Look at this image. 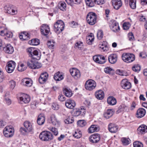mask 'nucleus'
I'll return each mask as SVG.
<instances>
[{
	"instance_id": "nucleus-1",
	"label": "nucleus",
	"mask_w": 147,
	"mask_h": 147,
	"mask_svg": "<svg viewBox=\"0 0 147 147\" xmlns=\"http://www.w3.org/2000/svg\"><path fill=\"white\" fill-rule=\"evenodd\" d=\"M39 137L42 141L47 142L52 140L54 138V136L50 131H43L40 133Z\"/></svg>"
},
{
	"instance_id": "nucleus-2",
	"label": "nucleus",
	"mask_w": 147,
	"mask_h": 147,
	"mask_svg": "<svg viewBox=\"0 0 147 147\" xmlns=\"http://www.w3.org/2000/svg\"><path fill=\"white\" fill-rule=\"evenodd\" d=\"M34 51L32 53V56H30L32 58L28 61L27 64H36L38 63L37 60L40 59V55L38 54L37 50L34 49Z\"/></svg>"
},
{
	"instance_id": "nucleus-3",
	"label": "nucleus",
	"mask_w": 147,
	"mask_h": 147,
	"mask_svg": "<svg viewBox=\"0 0 147 147\" xmlns=\"http://www.w3.org/2000/svg\"><path fill=\"white\" fill-rule=\"evenodd\" d=\"M123 60L125 62L129 63L133 61L135 59V56L132 53H124L121 56Z\"/></svg>"
},
{
	"instance_id": "nucleus-4",
	"label": "nucleus",
	"mask_w": 147,
	"mask_h": 147,
	"mask_svg": "<svg viewBox=\"0 0 147 147\" xmlns=\"http://www.w3.org/2000/svg\"><path fill=\"white\" fill-rule=\"evenodd\" d=\"M97 16L96 13L93 12L89 13L86 16L87 23L90 25H94L96 22Z\"/></svg>"
},
{
	"instance_id": "nucleus-5",
	"label": "nucleus",
	"mask_w": 147,
	"mask_h": 147,
	"mask_svg": "<svg viewBox=\"0 0 147 147\" xmlns=\"http://www.w3.org/2000/svg\"><path fill=\"white\" fill-rule=\"evenodd\" d=\"M54 30L57 33H60L64 30V22L61 20H58L55 24Z\"/></svg>"
},
{
	"instance_id": "nucleus-6",
	"label": "nucleus",
	"mask_w": 147,
	"mask_h": 147,
	"mask_svg": "<svg viewBox=\"0 0 147 147\" xmlns=\"http://www.w3.org/2000/svg\"><path fill=\"white\" fill-rule=\"evenodd\" d=\"M14 132V128L11 126H7L4 129L3 133L5 136L7 138L12 137Z\"/></svg>"
},
{
	"instance_id": "nucleus-7",
	"label": "nucleus",
	"mask_w": 147,
	"mask_h": 147,
	"mask_svg": "<svg viewBox=\"0 0 147 147\" xmlns=\"http://www.w3.org/2000/svg\"><path fill=\"white\" fill-rule=\"evenodd\" d=\"M96 86V82L92 79L87 81L85 84V88L88 90L91 91L94 89Z\"/></svg>"
},
{
	"instance_id": "nucleus-8",
	"label": "nucleus",
	"mask_w": 147,
	"mask_h": 147,
	"mask_svg": "<svg viewBox=\"0 0 147 147\" xmlns=\"http://www.w3.org/2000/svg\"><path fill=\"white\" fill-rule=\"evenodd\" d=\"M0 35L2 36H6L8 38H11L13 33L9 31L5 26L0 27Z\"/></svg>"
},
{
	"instance_id": "nucleus-9",
	"label": "nucleus",
	"mask_w": 147,
	"mask_h": 147,
	"mask_svg": "<svg viewBox=\"0 0 147 147\" xmlns=\"http://www.w3.org/2000/svg\"><path fill=\"white\" fill-rule=\"evenodd\" d=\"M27 65L30 68L32 69H37L41 68L42 67L40 65H18V70L20 71H23L26 69Z\"/></svg>"
},
{
	"instance_id": "nucleus-10",
	"label": "nucleus",
	"mask_w": 147,
	"mask_h": 147,
	"mask_svg": "<svg viewBox=\"0 0 147 147\" xmlns=\"http://www.w3.org/2000/svg\"><path fill=\"white\" fill-rule=\"evenodd\" d=\"M86 111L84 107H82L80 109L75 108L73 110L72 114L74 116L78 117L80 115L84 116L85 114Z\"/></svg>"
},
{
	"instance_id": "nucleus-11",
	"label": "nucleus",
	"mask_w": 147,
	"mask_h": 147,
	"mask_svg": "<svg viewBox=\"0 0 147 147\" xmlns=\"http://www.w3.org/2000/svg\"><path fill=\"white\" fill-rule=\"evenodd\" d=\"M70 73L73 78L76 80L79 79L80 77L81 74L80 71L76 68H72L69 70Z\"/></svg>"
},
{
	"instance_id": "nucleus-12",
	"label": "nucleus",
	"mask_w": 147,
	"mask_h": 147,
	"mask_svg": "<svg viewBox=\"0 0 147 147\" xmlns=\"http://www.w3.org/2000/svg\"><path fill=\"white\" fill-rule=\"evenodd\" d=\"M5 11L6 13L12 15L16 14L18 13V10L17 8L13 6H5Z\"/></svg>"
},
{
	"instance_id": "nucleus-13",
	"label": "nucleus",
	"mask_w": 147,
	"mask_h": 147,
	"mask_svg": "<svg viewBox=\"0 0 147 147\" xmlns=\"http://www.w3.org/2000/svg\"><path fill=\"white\" fill-rule=\"evenodd\" d=\"M93 59L95 62L99 64L104 63L106 61L104 56L99 55L94 56Z\"/></svg>"
},
{
	"instance_id": "nucleus-14",
	"label": "nucleus",
	"mask_w": 147,
	"mask_h": 147,
	"mask_svg": "<svg viewBox=\"0 0 147 147\" xmlns=\"http://www.w3.org/2000/svg\"><path fill=\"white\" fill-rule=\"evenodd\" d=\"M109 26L111 29L114 32H117L119 30L118 24L115 21L112 20L109 23Z\"/></svg>"
},
{
	"instance_id": "nucleus-15",
	"label": "nucleus",
	"mask_w": 147,
	"mask_h": 147,
	"mask_svg": "<svg viewBox=\"0 0 147 147\" xmlns=\"http://www.w3.org/2000/svg\"><path fill=\"white\" fill-rule=\"evenodd\" d=\"M48 77L49 75L47 72L42 73L38 79L39 82L41 84H44L47 80Z\"/></svg>"
},
{
	"instance_id": "nucleus-16",
	"label": "nucleus",
	"mask_w": 147,
	"mask_h": 147,
	"mask_svg": "<svg viewBox=\"0 0 147 147\" xmlns=\"http://www.w3.org/2000/svg\"><path fill=\"white\" fill-rule=\"evenodd\" d=\"M121 86L122 88L125 90H128L131 88V84L126 79L123 80L121 82Z\"/></svg>"
},
{
	"instance_id": "nucleus-17",
	"label": "nucleus",
	"mask_w": 147,
	"mask_h": 147,
	"mask_svg": "<svg viewBox=\"0 0 147 147\" xmlns=\"http://www.w3.org/2000/svg\"><path fill=\"white\" fill-rule=\"evenodd\" d=\"M137 132L140 135H143L147 132V126L144 124L141 125L137 129Z\"/></svg>"
},
{
	"instance_id": "nucleus-18",
	"label": "nucleus",
	"mask_w": 147,
	"mask_h": 147,
	"mask_svg": "<svg viewBox=\"0 0 147 147\" xmlns=\"http://www.w3.org/2000/svg\"><path fill=\"white\" fill-rule=\"evenodd\" d=\"M100 139V135L98 134H94L92 135L89 137L90 141L93 143H97Z\"/></svg>"
},
{
	"instance_id": "nucleus-19",
	"label": "nucleus",
	"mask_w": 147,
	"mask_h": 147,
	"mask_svg": "<svg viewBox=\"0 0 147 147\" xmlns=\"http://www.w3.org/2000/svg\"><path fill=\"white\" fill-rule=\"evenodd\" d=\"M50 30L48 25L43 24L41 27V32L42 34L46 36L49 33Z\"/></svg>"
},
{
	"instance_id": "nucleus-20",
	"label": "nucleus",
	"mask_w": 147,
	"mask_h": 147,
	"mask_svg": "<svg viewBox=\"0 0 147 147\" xmlns=\"http://www.w3.org/2000/svg\"><path fill=\"white\" fill-rule=\"evenodd\" d=\"M3 50L5 53L9 54H12L14 51L13 47L10 44L5 45L3 47Z\"/></svg>"
},
{
	"instance_id": "nucleus-21",
	"label": "nucleus",
	"mask_w": 147,
	"mask_h": 147,
	"mask_svg": "<svg viewBox=\"0 0 147 147\" xmlns=\"http://www.w3.org/2000/svg\"><path fill=\"white\" fill-rule=\"evenodd\" d=\"M24 127L27 129L28 132H33L34 131L32 123L29 121H26L24 123Z\"/></svg>"
},
{
	"instance_id": "nucleus-22",
	"label": "nucleus",
	"mask_w": 147,
	"mask_h": 147,
	"mask_svg": "<svg viewBox=\"0 0 147 147\" xmlns=\"http://www.w3.org/2000/svg\"><path fill=\"white\" fill-rule=\"evenodd\" d=\"M20 101L22 104L28 103L30 100L29 96L27 94H24L22 96L20 97Z\"/></svg>"
},
{
	"instance_id": "nucleus-23",
	"label": "nucleus",
	"mask_w": 147,
	"mask_h": 147,
	"mask_svg": "<svg viewBox=\"0 0 147 147\" xmlns=\"http://www.w3.org/2000/svg\"><path fill=\"white\" fill-rule=\"evenodd\" d=\"M65 105L68 108L72 109L75 106L76 103L74 100L69 99L66 101Z\"/></svg>"
},
{
	"instance_id": "nucleus-24",
	"label": "nucleus",
	"mask_w": 147,
	"mask_h": 147,
	"mask_svg": "<svg viewBox=\"0 0 147 147\" xmlns=\"http://www.w3.org/2000/svg\"><path fill=\"white\" fill-rule=\"evenodd\" d=\"M118 129V126L114 123H110L108 126V129L111 133L116 132Z\"/></svg>"
},
{
	"instance_id": "nucleus-25",
	"label": "nucleus",
	"mask_w": 147,
	"mask_h": 147,
	"mask_svg": "<svg viewBox=\"0 0 147 147\" xmlns=\"http://www.w3.org/2000/svg\"><path fill=\"white\" fill-rule=\"evenodd\" d=\"M146 111L143 108H140L138 109L136 112V116L138 118H141L145 115Z\"/></svg>"
},
{
	"instance_id": "nucleus-26",
	"label": "nucleus",
	"mask_w": 147,
	"mask_h": 147,
	"mask_svg": "<svg viewBox=\"0 0 147 147\" xmlns=\"http://www.w3.org/2000/svg\"><path fill=\"white\" fill-rule=\"evenodd\" d=\"M114 113V112L112 109H108L104 112L103 116L106 119H109L111 117Z\"/></svg>"
},
{
	"instance_id": "nucleus-27",
	"label": "nucleus",
	"mask_w": 147,
	"mask_h": 147,
	"mask_svg": "<svg viewBox=\"0 0 147 147\" xmlns=\"http://www.w3.org/2000/svg\"><path fill=\"white\" fill-rule=\"evenodd\" d=\"M112 2L114 8L117 10L119 9L122 5L121 0H112Z\"/></svg>"
},
{
	"instance_id": "nucleus-28",
	"label": "nucleus",
	"mask_w": 147,
	"mask_h": 147,
	"mask_svg": "<svg viewBox=\"0 0 147 147\" xmlns=\"http://www.w3.org/2000/svg\"><path fill=\"white\" fill-rule=\"evenodd\" d=\"M117 55L116 54H113L110 55L108 57V60L111 64L115 63L117 61Z\"/></svg>"
},
{
	"instance_id": "nucleus-29",
	"label": "nucleus",
	"mask_w": 147,
	"mask_h": 147,
	"mask_svg": "<svg viewBox=\"0 0 147 147\" xmlns=\"http://www.w3.org/2000/svg\"><path fill=\"white\" fill-rule=\"evenodd\" d=\"M10 77L8 75H4L3 72L0 69V83L5 80L6 82L9 80Z\"/></svg>"
},
{
	"instance_id": "nucleus-30",
	"label": "nucleus",
	"mask_w": 147,
	"mask_h": 147,
	"mask_svg": "<svg viewBox=\"0 0 147 147\" xmlns=\"http://www.w3.org/2000/svg\"><path fill=\"white\" fill-rule=\"evenodd\" d=\"M45 121V117L43 114H40L38 116L37 120L38 124L40 125H43Z\"/></svg>"
},
{
	"instance_id": "nucleus-31",
	"label": "nucleus",
	"mask_w": 147,
	"mask_h": 147,
	"mask_svg": "<svg viewBox=\"0 0 147 147\" xmlns=\"http://www.w3.org/2000/svg\"><path fill=\"white\" fill-rule=\"evenodd\" d=\"M95 95L96 98L99 100L102 99L104 96V92L101 90H99L96 92Z\"/></svg>"
},
{
	"instance_id": "nucleus-32",
	"label": "nucleus",
	"mask_w": 147,
	"mask_h": 147,
	"mask_svg": "<svg viewBox=\"0 0 147 147\" xmlns=\"http://www.w3.org/2000/svg\"><path fill=\"white\" fill-rule=\"evenodd\" d=\"M30 35L26 32L21 33L19 34V37L24 40H28L30 38Z\"/></svg>"
},
{
	"instance_id": "nucleus-33",
	"label": "nucleus",
	"mask_w": 147,
	"mask_h": 147,
	"mask_svg": "<svg viewBox=\"0 0 147 147\" xmlns=\"http://www.w3.org/2000/svg\"><path fill=\"white\" fill-rule=\"evenodd\" d=\"M107 102L109 105H113L116 104L117 101L114 97L113 96H110L107 98Z\"/></svg>"
},
{
	"instance_id": "nucleus-34",
	"label": "nucleus",
	"mask_w": 147,
	"mask_h": 147,
	"mask_svg": "<svg viewBox=\"0 0 147 147\" xmlns=\"http://www.w3.org/2000/svg\"><path fill=\"white\" fill-rule=\"evenodd\" d=\"M54 78L56 81H59L63 79V77L62 73L59 71L54 74Z\"/></svg>"
},
{
	"instance_id": "nucleus-35",
	"label": "nucleus",
	"mask_w": 147,
	"mask_h": 147,
	"mask_svg": "<svg viewBox=\"0 0 147 147\" xmlns=\"http://www.w3.org/2000/svg\"><path fill=\"white\" fill-rule=\"evenodd\" d=\"M99 130V127L96 125H92L88 129L89 133H92L95 131H97Z\"/></svg>"
},
{
	"instance_id": "nucleus-36",
	"label": "nucleus",
	"mask_w": 147,
	"mask_h": 147,
	"mask_svg": "<svg viewBox=\"0 0 147 147\" xmlns=\"http://www.w3.org/2000/svg\"><path fill=\"white\" fill-rule=\"evenodd\" d=\"M118 111L119 112H128L129 111V109L127 106L122 104L119 107Z\"/></svg>"
},
{
	"instance_id": "nucleus-37",
	"label": "nucleus",
	"mask_w": 147,
	"mask_h": 147,
	"mask_svg": "<svg viewBox=\"0 0 147 147\" xmlns=\"http://www.w3.org/2000/svg\"><path fill=\"white\" fill-rule=\"evenodd\" d=\"M94 36L93 34L91 33L90 34L87 36L86 41L87 43L89 45L92 44V42L94 40Z\"/></svg>"
},
{
	"instance_id": "nucleus-38",
	"label": "nucleus",
	"mask_w": 147,
	"mask_h": 147,
	"mask_svg": "<svg viewBox=\"0 0 147 147\" xmlns=\"http://www.w3.org/2000/svg\"><path fill=\"white\" fill-rule=\"evenodd\" d=\"M23 82L25 83V85L28 87H30L32 85V81L30 78H24L23 80Z\"/></svg>"
},
{
	"instance_id": "nucleus-39",
	"label": "nucleus",
	"mask_w": 147,
	"mask_h": 147,
	"mask_svg": "<svg viewBox=\"0 0 147 147\" xmlns=\"http://www.w3.org/2000/svg\"><path fill=\"white\" fill-rule=\"evenodd\" d=\"M48 129L52 132L53 135L55 136H58L59 132L57 128L55 127H50L48 128Z\"/></svg>"
},
{
	"instance_id": "nucleus-40",
	"label": "nucleus",
	"mask_w": 147,
	"mask_h": 147,
	"mask_svg": "<svg viewBox=\"0 0 147 147\" xmlns=\"http://www.w3.org/2000/svg\"><path fill=\"white\" fill-rule=\"evenodd\" d=\"M15 65H7L6 66V69L8 73H12L14 70Z\"/></svg>"
},
{
	"instance_id": "nucleus-41",
	"label": "nucleus",
	"mask_w": 147,
	"mask_h": 147,
	"mask_svg": "<svg viewBox=\"0 0 147 147\" xmlns=\"http://www.w3.org/2000/svg\"><path fill=\"white\" fill-rule=\"evenodd\" d=\"M121 141L124 145H128L131 142V140L129 139L125 138H123L121 139Z\"/></svg>"
},
{
	"instance_id": "nucleus-42",
	"label": "nucleus",
	"mask_w": 147,
	"mask_h": 147,
	"mask_svg": "<svg viewBox=\"0 0 147 147\" xmlns=\"http://www.w3.org/2000/svg\"><path fill=\"white\" fill-rule=\"evenodd\" d=\"M8 84L10 88L12 90L14 89L16 86V82L14 80H11L9 81Z\"/></svg>"
},
{
	"instance_id": "nucleus-43",
	"label": "nucleus",
	"mask_w": 147,
	"mask_h": 147,
	"mask_svg": "<svg viewBox=\"0 0 147 147\" xmlns=\"http://www.w3.org/2000/svg\"><path fill=\"white\" fill-rule=\"evenodd\" d=\"M72 92L69 88H65V95L67 97H70L72 96Z\"/></svg>"
},
{
	"instance_id": "nucleus-44",
	"label": "nucleus",
	"mask_w": 147,
	"mask_h": 147,
	"mask_svg": "<svg viewBox=\"0 0 147 147\" xmlns=\"http://www.w3.org/2000/svg\"><path fill=\"white\" fill-rule=\"evenodd\" d=\"M55 44V42L54 40L48 41L47 43V45L48 47L50 49H53L54 48V47Z\"/></svg>"
},
{
	"instance_id": "nucleus-45",
	"label": "nucleus",
	"mask_w": 147,
	"mask_h": 147,
	"mask_svg": "<svg viewBox=\"0 0 147 147\" xmlns=\"http://www.w3.org/2000/svg\"><path fill=\"white\" fill-rule=\"evenodd\" d=\"M74 122V119L73 117L68 116L66 117L65 120V123L67 124L72 123Z\"/></svg>"
},
{
	"instance_id": "nucleus-46",
	"label": "nucleus",
	"mask_w": 147,
	"mask_h": 147,
	"mask_svg": "<svg viewBox=\"0 0 147 147\" xmlns=\"http://www.w3.org/2000/svg\"><path fill=\"white\" fill-rule=\"evenodd\" d=\"M40 41L38 39H33L31 41H29V43L33 45H37L39 44Z\"/></svg>"
},
{
	"instance_id": "nucleus-47",
	"label": "nucleus",
	"mask_w": 147,
	"mask_h": 147,
	"mask_svg": "<svg viewBox=\"0 0 147 147\" xmlns=\"http://www.w3.org/2000/svg\"><path fill=\"white\" fill-rule=\"evenodd\" d=\"M105 72L106 73L111 74L114 73L113 70L110 67H107L104 69Z\"/></svg>"
},
{
	"instance_id": "nucleus-48",
	"label": "nucleus",
	"mask_w": 147,
	"mask_h": 147,
	"mask_svg": "<svg viewBox=\"0 0 147 147\" xmlns=\"http://www.w3.org/2000/svg\"><path fill=\"white\" fill-rule=\"evenodd\" d=\"M136 0H129V5L131 8L135 9L136 8Z\"/></svg>"
},
{
	"instance_id": "nucleus-49",
	"label": "nucleus",
	"mask_w": 147,
	"mask_h": 147,
	"mask_svg": "<svg viewBox=\"0 0 147 147\" xmlns=\"http://www.w3.org/2000/svg\"><path fill=\"white\" fill-rule=\"evenodd\" d=\"M141 67L140 65H134L132 67V69L134 71L138 72L141 69Z\"/></svg>"
},
{
	"instance_id": "nucleus-50",
	"label": "nucleus",
	"mask_w": 147,
	"mask_h": 147,
	"mask_svg": "<svg viewBox=\"0 0 147 147\" xmlns=\"http://www.w3.org/2000/svg\"><path fill=\"white\" fill-rule=\"evenodd\" d=\"M51 121L52 123L54 125L58 124L59 123L57 121L54 115H52L51 117Z\"/></svg>"
},
{
	"instance_id": "nucleus-51",
	"label": "nucleus",
	"mask_w": 147,
	"mask_h": 147,
	"mask_svg": "<svg viewBox=\"0 0 147 147\" xmlns=\"http://www.w3.org/2000/svg\"><path fill=\"white\" fill-rule=\"evenodd\" d=\"M78 125L80 127H83L86 124V121L83 120L78 121L77 123Z\"/></svg>"
},
{
	"instance_id": "nucleus-52",
	"label": "nucleus",
	"mask_w": 147,
	"mask_h": 147,
	"mask_svg": "<svg viewBox=\"0 0 147 147\" xmlns=\"http://www.w3.org/2000/svg\"><path fill=\"white\" fill-rule=\"evenodd\" d=\"M73 136L77 139L80 138L82 136V132L80 131L77 130L75 131Z\"/></svg>"
},
{
	"instance_id": "nucleus-53",
	"label": "nucleus",
	"mask_w": 147,
	"mask_h": 147,
	"mask_svg": "<svg viewBox=\"0 0 147 147\" xmlns=\"http://www.w3.org/2000/svg\"><path fill=\"white\" fill-rule=\"evenodd\" d=\"M134 147H143V145L140 142L136 141L134 142Z\"/></svg>"
},
{
	"instance_id": "nucleus-54",
	"label": "nucleus",
	"mask_w": 147,
	"mask_h": 147,
	"mask_svg": "<svg viewBox=\"0 0 147 147\" xmlns=\"http://www.w3.org/2000/svg\"><path fill=\"white\" fill-rule=\"evenodd\" d=\"M103 34L102 30H99L97 33V37L99 39H101L103 37Z\"/></svg>"
},
{
	"instance_id": "nucleus-55",
	"label": "nucleus",
	"mask_w": 147,
	"mask_h": 147,
	"mask_svg": "<svg viewBox=\"0 0 147 147\" xmlns=\"http://www.w3.org/2000/svg\"><path fill=\"white\" fill-rule=\"evenodd\" d=\"M20 131L23 135H25L28 132L26 128H25L23 127H21L20 128Z\"/></svg>"
},
{
	"instance_id": "nucleus-56",
	"label": "nucleus",
	"mask_w": 147,
	"mask_h": 147,
	"mask_svg": "<svg viewBox=\"0 0 147 147\" xmlns=\"http://www.w3.org/2000/svg\"><path fill=\"white\" fill-rule=\"evenodd\" d=\"M75 46L79 49H81L83 47V44L82 42L79 41L77 42L75 44Z\"/></svg>"
},
{
	"instance_id": "nucleus-57",
	"label": "nucleus",
	"mask_w": 147,
	"mask_h": 147,
	"mask_svg": "<svg viewBox=\"0 0 147 147\" xmlns=\"http://www.w3.org/2000/svg\"><path fill=\"white\" fill-rule=\"evenodd\" d=\"M130 25L129 23L125 22L124 23L123 25V27L124 30H127L129 29Z\"/></svg>"
},
{
	"instance_id": "nucleus-58",
	"label": "nucleus",
	"mask_w": 147,
	"mask_h": 147,
	"mask_svg": "<svg viewBox=\"0 0 147 147\" xmlns=\"http://www.w3.org/2000/svg\"><path fill=\"white\" fill-rule=\"evenodd\" d=\"M64 3H62L61 2H59L58 4V6L59 8L61 10L63 11H64Z\"/></svg>"
},
{
	"instance_id": "nucleus-59",
	"label": "nucleus",
	"mask_w": 147,
	"mask_h": 147,
	"mask_svg": "<svg viewBox=\"0 0 147 147\" xmlns=\"http://www.w3.org/2000/svg\"><path fill=\"white\" fill-rule=\"evenodd\" d=\"M99 48L100 50L104 51H107V46L105 45H104L103 44H102L100 45Z\"/></svg>"
},
{
	"instance_id": "nucleus-60",
	"label": "nucleus",
	"mask_w": 147,
	"mask_h": 147,
	"mask_svg": "<svg viewBox=\"0 0 147 147\" xmlns=\"http://www.w3.org/2000/svg\"><path fill=\"white\" fill-rule=\"evenodd\" d=\"M52 108L54 110H57L59 108V105L56 103H53Z\"/></svg>"
},
{
	"instance_id": "nucleus-61",
	"label": "nucleus",
	"mask_w": 147,
	"mask_h": 147,
	"mask_svg": "<svg viewBox=\"0 0 147 147\" xmlns=\"http://www.w3.org/2000/svg\"><path fill=\"white\" fill-rule=\"evenodd\" d=\"M86 5L88 6L92 7L93 6V3L91 0H85Z\"/></svg>"
},
{
	"instance_id": "nucleus-62",
	"label": "nucleus",
	"mask_w": 147,
	"mask_h": 147,
	"mask_svg": "<svg viewBox=\"0 0 147 147\" xmlns=\"http://www.w3.org/2000/svg\"><path fill=\"white\" fill-rule=\"evenodd\" d=\"M116 72L117 74L121 76H124L126 75L125 74L124 71L120 69H117L116 70Z\"/></svg>"
},
{
	"instance_id": "nucleus-63",
	"label": "nucleus",
	"mask_w": 147,
	"mask_h": 147,
	"mask_svg": "<svg viewBox=\"0 0 147 147\" xmlns=\"http://www.w3.org/2000/svg\"><path fill=\"white\" fill-rule=\"evenodd\" d=\"M35 49L33 48L30 47L27 49V51L29 53V56H32V53L34 52V50Z\"/></svg>"
},
{
	"instance_id": "nucleus-64",
	"label": "nucleus",
	"mask_w": 147,
	"mask_h": 147,
	"mask_svg": "<svg viewBox=\"0 0 147 147\" xmlns=\"http://www.w3.org/2000/svg\"><path fill=\"white\" fill-rule=\"evenodd\" d=\"M129 40L130 41H133L134 39L133 34L132 33H129L128 34Z\"/></svg>"
}]
</instances>
